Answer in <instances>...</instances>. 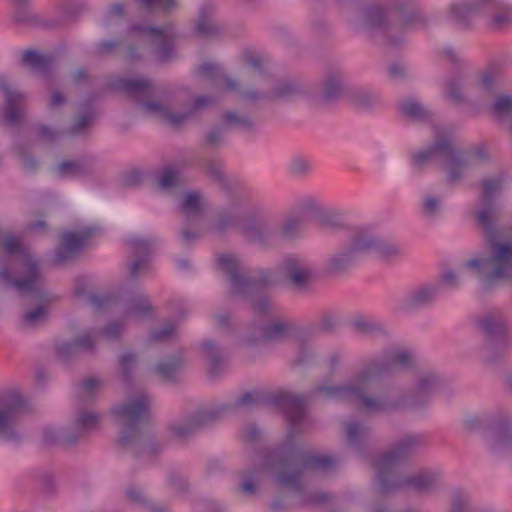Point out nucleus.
Wrapping results in <instances>:
<instances>
[{
	"label": "nucleus",
	"instance_id": "nucleus-1",
	"mask_svg": "<svg viewBox=\"0 0 512 512\" xmlns=\"http://www.w3.org/2000/svg\"><path fill=\"white\" fill-rule=\"evenodd\" d=\"M316 386L306 395H298L288 391L262 392L249 391L232 402L215 408L218 417L226 412L252 410L265 406H273L284 411L289 430L285 440L267 449L261 458V469L268 474L273 483L298 496V506L324 505L333 499V495L321 490L306 489L305 474L310 471H328L334 466L330 456H318L303 450L295 443V438L304 429L312 425L307 414L308 403L316 396Z\"/></svg>",
	"mask_w": 512,
	"mask_h": 512
},
{
	"label": "nucleus",
	"instance_id": "nucleus-2",
	"mask_svg": "<svg viewBox=\"0 0 512 512\" xmlns=\"http://www.w3.org/2000/svg\"><path fill=\"white\" fill-rule=\"evenodd\" d=\"M502 185L503 177L500 175L485 178L481 182V208L476 218L484 230L489 255L475 257L464 263L465 268L473 271L485 293L494 291L503 280L512 279V243L500 242V233L496 228L501 209L495 196L501 191Z\"/></svg>",
	"mask_w": 512,
	"mask_h": 512
},
{
	"label": "nucleus",
	"instance_id": "nucleus-3",
	"mask_svg": "<svg viewBox=\"0 0 512 512\" xmlns=\"http://www.w3.org/2000/svg\"><path fill=\"white\" fill-rule=\"evenodd\" d=\"M415 367L416 353L413 348L394 347L386 350L382 356L365 360L348 381L338 385H318L315 392L335 402H356L370 396L371 385L393 370L410 371Z\"/></svg>",
	"mask_w": 512,
	"mask_h": 512
},
{
	"label": "nucleus",
	"instance_id": "nucleus-4",
	"mask_svg": "<svg viewBox=\"0 0 512 512\" xmlns=\"http://www.w3.org/2000/svg\"><path fill=\"white\" fill-rule=\"evenodd\" d=\"M151 402L152 399L147 393L140 392L111 409V414L120 428L117 446L135 457L152 458L164 448L146 429Z\"/></svg>",
	"mask_w": 512,
	"mask_h": 512
},
{
	"label": "nucleus",
	"instance_id": "nucleus-5",
	"mask_svg": "<svg viewBox=\"0 0 512 512\" xmlns=\"http://www.w3.org/2000/svg\"><path fill=\"white\" fill-rule=\"evenodd\" d=\"M433 161L442 163L446 183L453 186L464 179L466 168L488 163L490 154L484 144L472 145L465 152L458 151L450 137L439 136L431 144L415 152L411 159L413 169L418 172H422Z\"/></svg>",
	"mask_w": 512,
	"mask_h": 512
},
{
	"label": "nucleus",
	"instance_id": "nucleus-6",
	"mask_svg": "<svg viewBox=\"0 0 512 512\" xmlns=\"http://www.w3.org/2000/svg\"><path fill=\"white\" fill-rule=\"evenodd\" d=\"M218 266L229 277L230 296L249 301L261 318L273 316L270 298L261 294V291L272 282L271 270L261 268L251 275H245L238 261L230 254H222L218 258Z\"/></svg>",
	"mask_w": 512,
	"mask_h": 512
},
{
	"label": "nucleus",
	"instance_id": "nucleus-7",
	"mask_svg": "<svg viewBox=\"0 0 512 512\" xmlns=\"http://www.w3.org/2000/svg\"><path fill=\"white\" fill-rule=\"evenodd\" d=\"M474 17H485L493 31H502L512 24V7L501 0H456L447 11V20L460 30L473 27Z\"/></svg>",
	"mask_w": 512,
	"mask_h": 512
},
{
	"label": "nucleus",
	"instance_id": "nucleus-8",
	"mask_svg": "<svg viewBox=\"0 0 512 512\" xmlns=\"http://www.w3.org/2000/svg\"><path fill=\"white\" fill-rule=\"evenodd\" d=\"M303 227L301 215L289 213L278 225H273L261 215H252L242 222V232L252 243L263 248L278 246L300 237Z\"/></svg>",
	"mask_w": 512,
	"mask_h": 512
},
{
	"label": "nucleus",
	"instance_id": "nucleus-9",
	"mask_svg": "<svg viewBox=\"0 0 512 512\" xmlns=\"http://www.w3.org/2000/svg\"><path fill=\"white\" fill-rule=\"evenodd\" d=\"M463 428L467 432L479 433L493 454L512 451V418L503 410L469 416L463 420Z\"/></svg>",
	"mask_w": 512,
	"mask_h": 512
},
{
	"label": "nucleus",
	"instance_id": "nucleus-10",
	"mask_svg": "<svg viewBox=\"0 0 512 512\" xmlns=\"http://www.w3.org/2000/svg\"><path fill=\"white\" fill-rule=\"evenodd\" d=\"M426 437L422 434H408L396 441L392 448L373 459L375 486L400 474L398 465L426 447Z\"/></svg>",
	"mask_w": 512,
	"mask_h": 512
},
{
	"label": "nucleus",
	"instance_id": "nucleus-11",
	"mask_svg": "<svg viewBox=\"0 0 512 512\" xmlns=\"http://www.w3.org/2000/svg\"><path fill=\"white\" fill-rule=\"evenodd\" d=\"M147 35L154 47L153 56L158 64H167L177 58L174 42L179 36L175 25L171 22L162 26L132 24L126 31V37Z\"/></svg>",
	"mask_w": 512,
	"mask_h": 512
},
{
	"label": "nucleus",
	"instance_id": "nucleus-12",
	"mask_svg": "<svg viewBox=\"0 0 512 512\" xmlns=\"http://www.w3.org/2000/svg\"><path fill=\"white\" fill-rule=\"evenodd\" d=\"M431 398L417 387L395 396H368L358 402L371 413L392 414L402 411H424L428 408Z\"/></svg>",
	"mask_w": 512,
	"mask_h": 512
},
{
	"label": "nucleus",
	"instance_id": "nucleus-13",
	"mask_svg": "<svg viewBox=\"0 0 512 512\" xmlns=\"http://www.w3.org/2000/svg\"><path fill=\"white\" fill-rule=\"evenodd\" d=\"M291 331L292 324L286 319H255L243 335L242 342L248 348L282 342L289 337Z\"/></svg>",
	"mask_w": 512,
	"mask_h": 512
},
{
	"label": "nucleus",
	"instance_id": "nucleus-14",
	"mask_svg": "<svg viewBox=\"0 0 512 512\" xmlns=\"http://www.w3.org/2000/svg\"><path fill=\"white\" fill-rule=\"evenodd\" d=\"M443 475L438 470L423 469L410 476L400 474L379 484L376 489L379 494L387 495L409 487L420 493H430L442 486Z\"/></svg>",
	"mask_w": 512,
	"mask_h": 512
},
{
	"label": "nucleus",
	"instance_id": "nucleus-15",
	"mask_svg": "<svg viewBox=\"0 0 512 512\" xmlns=\"http://www.w3.org/2000/svg\"><path fill=\"white\" fill-rule=\"evenodd\" d=\"M479 326L486 336L483 345L485 360L489 364H495L507 347L504 323L500 316L489 313L479 320Z\"/></svg>",
	"mask_w": 512,
	"mask_h": 512
},
{
	"label": "nucleus",
	"instance_id": "nucleus-16",
	"mask_svg": "<svg viewBox=\"0 0 512 512\" xmlns=\"http://www.w3.org/2000/svg\"><path fill=\"white\" fill-rule=\"evenodd\" d=\"M217 418L218 412L215 409H198L171 421L168 430L175 439L187 441Z\"/></svg>",
	"mask_w": 512,
	"mask_h": 512
},
{
	"label": "nucleus",
	"instance_id": "nucleus-17",
	"mask_svg": "<svg viewBox=\"0 0 512 512\" xmlns=\"http://www.w3.org/2000/svg\"><path fill=\"white\" fill-rule=\"evenodd\" d=\"M97 230V227L89 226L83 228L79 233L63 231L54 252L53 262L56 265H63L75 260Z\"/></svg>",
	"mask_w": 512,
	"mask_h": 512
},
{
	"label": "nucleus",
	"instance_id": "nucleus-18",
	"mask_svg": "<svg viewBox=\"0 0 512 512\" xmlns=\"http://www.w3.org/2000/svg\"><path fill=\"white\" fill-rule=\"evenodd\" d=\"M440 291V283L426 282L410 288L399 299L396 309L403 313H411L431 307L436 302Z\"/></svg>",
	"mask_w": 512,
	"mask_h": 512
},
{
	"label": "nucleus",
	"instance_id": "nucleus-19",
	"mask_svg": "<svg viewBox=\"0 0 512 512\" xmlns=\"http://www.w3.org/2000/svg\"><path fill=\"white\" fill-rule=\"evenodd\" d=\"M363 26L367 29H380L385 33L386 45L396 49L402 47L406 42L405 35L401 32L394 34L387 22L382 7L379 4H370L361 8Z\"/></svg>",
	"mask_w": 512,
	"mask_h": 512
},
{
	"label": "nucleus",
	"instance_id": "nucleus-20",
	"mask_svg": "<svg viewBox=\"0 0 512 512\" xmlns=\"http://www.w3.org/2000/svg\"><path fill=\"white\" fill-rule=\"evenodd\" d=\"M346 94L344 71L336 66L327 67L319 83V101L323 104L336 103Z\"/></svg>",
	"mask_w": 512,
	"mask_h": 512
},
{
	"label": "nucleus",
	"instance_id": "nucleus-21",
	"mask_svg": "<svg viewBox=\"0 0 512 512\" xmlns=\"http://www.w3.org/2000/svg\"><path fill=\"white\" fill-rule=\"evenodd\" d=\"M386 8L399 16L403 29L425 28L430 23V18L416 5L415 0H388Z\"/></svg>",
	"mask_w": 512,
	"mask_h": 512
},
{
	"label": "nucleus",
	"instance_id": "nucleus-22",
	"mask_svg": "<svg viewBox=\"0 0 512 512\" xmlns=\"http://www.w3.org/2000/svg\"><path fill=\"white\" fill-rule=\"evenodd\" d=\"M111 87L123 92L138 105L157 94L155 83L148 78L118 77L111 82Z\"/></svg>",
	"mask_w": 512,
	"mask_h": 512
},
{
	"label": "nucleus",
	"instance_id": "nucleus-23",
	"mask_svg": "<svg viewBox=\"0 0 512 512\" xmlns=\"http://www.w3.org/2000/svg\"><path fill=\"white\" fill-rule=\"evenodd\" d=\"M57 301L58 297L40 283L38 264L34 260V328L48 322Z\"/></svg>",
	"mask_w": 512,
	"mask_h": 512
},
{
	"label": "nucleus",
	"instance_id": "nucleus-24",
	"mask_svg": "<svg viewBox=\"0 0 512 512\" xmlns=\"http://www.w3.org/2000/svg\"><path fill=\"white\" fill-rule=\"evenodd\" d=\"M79 112L74 121L67 126L62 133L75 138H85L91 133L97 117V110L91 101H85L78 105Z\"/></svg>",
	"mask_w": 512,
	"mask_h": 512
},
{
	"label": "nucleus",
	"instance_id": "nucleus-25",
	"mask_svg": "<svg viewBox=\"0 0 512 512\" xmlns=\"http://www.w3.org/2000/svg\"><path fill=\"white\" fill-rule=\"evenodd\" d=\"M20 404L0 399V437L13 440L20 435Z\"/></svg>",
	"mask_w": 512,
	"mask_h": 512
},
{
	"label": "nucleus",
	"instance_id": "nucleus-26",
	"mask_svg": "<svg viewBox=\"0 0 512 512\" xmlns=\"http://www.w3.org/2000/svg\"><path fill=\"white\" fill-rule=\"evenodd\" d=\"M96 163V156L85 155L75 160L59 162L53 166L52 170L58 178H78L90 175Z\"/></svg>",
	"mask_w": 512,
	"mask_h": 512
},
{
	"label": "nucleus",
	"instance_id": "nucleus-27",
	"mask_svg": "<svg viewBox=\"0 0 512 512\" xmlns=\"http://www.w3.org/2000/svg\"><path fill=\"white\" fill-rule=\"evenodd\" d=\"M281 269L294 288L304 289L308 286L312 273L302 259L292 255L286 256L282 260Z\"/></svg>",
	"mask_w": 512,
	"mask_h": 512
},
{
	"label": "nucleus",
	"instance_id": "nucleus-28",
	"mask_svg": "<svg viewBox=\"0 0 512 512\" xmlns=\"http://www.w3.org/2000/svg\"><path fill=\"white\" fill-rule=\"evenodd\" d=\"M216 6L211 1L202 3L198 8L194 32L202 38L216 37L222 33L221 26L214 19Z\"/></svg>",
	"mask_w": 512,
	"mask_h": 512
},
{
	"label": "nucleus",
	"instance_id": "nucleus-29",
	"mask_svg": "<svg viewBox=\"0 0 512 512\" xmlns=\"http://www.w3.org/2000/svg\"><path fill=\"white\" fill-rule=\"evenodd\" d=\"M95 347V341L88 334H83L72 341L57 343L55 345V352L63 362L68 363L81 352H93Z\"/></svg>",
	"mask_w": 512,
	"mask_h": 512
},
{
	"label": "nucleus",
	"instance_id": "nucleus-30",
	"mask_svg": "<svg viewBox=\"0 0 512 512\" xmlns=\"http://www.w3.org/2000/svg\"><path fill=\"white\" fill-rule=\"evenodd\" d=\"M252 215H258L255 212L244 213L240 203L234 202L228 207L222 209L217 216V220L213 226V230L217 234H223L228 229L237 225L242 229V222Z\"/></svg>",
	"mask_w": 512,
	"mask_h": 512
},
{
	"label": "nucleus",
	"instance_id": "nucleus-31",
	"mask_svg": "<svg viewBox=\"0 0 512 512\" xmlns=\"http://www.w3.org/2000/svg\"><path fill=\"white\" fill-rule=\"evenodd\" d=\"M353 332L368 337H389L390 330L386 324L363 314H356L348 321Z\"/></svg>",
	"mask_w": 512,
	"mask_h": 512
},
{
	"label": "nucleus",
	"instance_id": "nucleus-32",
	"mask_svg": "<svg viewBox=\"0 0 512 512\" xmlns=\"http://www.w3.org/2000/svg\"><path fill=\"white\" fill-rule=\"evenodd\" d=\"M346 442L350 448L358 453H364L372 439V429L357 420L345 424Z\"/></svg>",
	"mask_w": 512,
	"mask_h": 512
},
{
	"label": "nucleus",
	"instance_id": "nucleus-33",
	"mask_svg": "<svg viewBox=\"0 0 512 512\" xmlns=\"http://www.w3.org/2000/svg\"><path fill=\"white\" fill-rule=\"evenodd\" d=\"M100 419V414L92 410L79 408L75 411L74 419L67 428L70 433L77 436V445L86 433L98 427Z\"/></svg>",
	"mask_w": 512,
	"mask_h": 512
},
{
	"label": "nucleus",
	"instance_id": "nucleus-34",
	"mask_svg": "<svg viewBox=\"0 0 512 512\" xmlns=\"http://www.w3.org/2000/svg\"><path fill=\"white\" fill-rule=\"evenodd\" d=\"M40 444L44 448H50L53 446L73 448L77 446V436L70 433L67 426L59 429L52 426H45L42 429Z\"/></svg>",
	"mask_w": 512,
	"mask_h": 512
},
{
	"label": "nucleus",
	"instance_id": "nucleus-35",
	"mask_svg": "<svg viewBox=\"0 0 512 512\" xmlns=\"http://www.w3.org/2000/svg\"><path fill=\"white\" fill-rule=\"evenodd\" d=\"M359 254L347 244L337 250L326 262V270L330 274L346 273L357 261Z\"/></svg>",
	"mask_w": 512,
	"mask_h": 512
},
{
	"label": "nucleus",
	"instance_id": "nucleus-36",
	"mask_svg": "<svg viewBox=\"0 0 512 512\" xmlns=\"http://www.w3.org/2000/svg\"><path fill=\"white\" fill-rule=\"evenodd\" d=\"M503 80L504 74L501 64L493 63L478 74L476 83L483 93L494 95L498 92Z\"/></svg>",
	"mask_w": 512,
	"mask_h": 512
},
{
	"label": "nucleus",
	"instance_id": "nucleus-37",
	"mask_svg": "<svg viewBox=\"0 0 512 512\" xmlns=\"http://www.w3.org/2000/svg\"><path fill=\"white\" fill-rule=\"evenodd\" d=\"M398 109L403 117L419 123H426L433 116V113L418 98L413 96L400 100Z\"/></svg>",
	"mask_w": 512,
	"mask_h": 512
},
{
	"label": "nucleus",
	"instance_id": "nucleus-38",
	"mask_svg": "<svg viewBox=\"0 0 512 512\" xmlns=\"http://www.w3.org/2000/svg\"><path fill=\"white\" fill-rule=\"evenodd\" d=\"M0 89L6 97L5 118L10 124H17L23 115V95L8 87L0 78Z\"/></svg>",
	"mask_w": 512,
	"mask_h": 512
},
{
	"label": "nucleus",
	"instance_id": "nucleus-39",
	"mask_svg": "<svg viewBox=\"0 0 512 512\" xmlns=\"http://www.w3.org/2000/svg\"><path fill=\"white\" fill-rule=\"evenodd\" d=\"M379 235L369 227H357L353 231L349 244L359 254L372 253Z\"/></svg>",
	"mask_w": 512,
	"mask_h": 512
},
{
	"label": "nucleus",
	"instance_id": "nucleus-40",
	"mask_svg": "<svg viewBox=\"0 0 512 512\" xmlns=\"http://www.w3.org/2000/svg\"><path fill=\"white\" fill-rule=\"evenodd\" d=\"M305 94L303 85L292 78H283L275 82L269 92V98L288 101Z\"/></svg>",
	"mask_w": 512,
	"mask_h": 512
},
{
	"label": "nucleus",
	"instance_id": "nucleus-41",
	"mask_svg": "<svg viewBox=\"0 0 512 512\" xmlns=\"http://www.w3.org/2000/svg\"><path fill=\"white\" fill-rule=\"evenodd\" d=\"M475 507L469 490L453 487L449 492L447 512H474Z\"/></svg>",
	"mask_w": 512,
	"mask_h": 512
},
{
	"label": "nucleus",
	"instance_id": "nucleus-42",
	"mask_svg": "<svg viewBox=\"0 0 512 512\" xmlns=\"http://www.w3.org/2000/svg\"><path fill=\"white\" fill-rule=\"evenodd\" d=\"M347 95L354 107L364 111H370L380 104L378 94L368 88H353Z\"/></svg>",
	"mask_w": 512,
	"mask_h": 512
},
{
	"label": "nucleus",
	"instance_id": "nucleus-43",
	"mask_svg": "<svg viewBox=\"0 0 512 512\" xmlns=\"http://www.w3.org/2000/svg\"><path fill=\"white\" fill-rule=\"evenodd\" d=\"M464 82L463 72L458 67L455 68L444 82L445 96L456 104L464 103L465 95L462 90Z\"/></svg>",
	"mask_w": 512,
	"mask_h": 512
},
{
	"label": "nucleus",
	"instance_id": "nucleus-44",
	"mask_svg": "<svg viewBox=\"0 0 512 512\" xmlns=\"http://www.w3.org/2000/svg\"><path fill=\"white\" fill-rule=\"evenodd\" d=\"M157 186L161 191L171 192L185 184V179L180 170L172 167H164L156 178Z\"/></svg>",
	"mask_w": 512,
	"mask_h": 512
},
{
	"label": "nucleus",
	"instance_id": "nucleus-45",
	"mask_svg": "<svg viewBox=\"0 0 512 512\" xmlns=\"http://www.w3.org/2000/svg\"><path fill=\"white\" fill-rule=\"evenodd\" d=\"M228 128L221 124L210 126L203 134L202 146L211 151H217L226 145Z\"/></svg>",
	"mask_w": 512,
	"mask_h": 512
},
{
	"label": "nucleus",
	"instance_id": "nucleus-46",
	"mask_svg": "<svg viewBox=\"0 0 512 512\" xmlns=\"http://www.w3.org/2000/svg\"><path fill=\"white\" fill-rule=\"evenodd\" d=\"M152 304L149 297L145 294L138 293L132 295L128 300V304L124 310L127 317L145 318L152 312Z\"/></svg>",
	"mask_w": 512,
	"mask_h": 512
},
{
	"label": "nucleus",
	"instance_id": "nucleus-47",
	"mask_svg": "<svg viewBox=\"0 0 512 512\" xmlns=\"http://www.w3.org/2000/svg\"><path fill=\"white\" fill-rule=\"evenodd\" d=\"M202 348L210 365V373L213 376H218L225 364L222 349L210 339L203 341Z\"/></svg>",
	"mask_w": 512,
	"mask_h": 512
},
{
	"label": "nucleus",
	"instance_id": "nucleus-48",
	"mask_svg": "<svg viewBox=\"0 0 512 512\" xmlns=\"http://www.w3.org/2000/svg\"><path fill=\"white\" fill-rule=\"evenodd\" d=\"M204 169L207 175L222 189L227 190L230 182L225 172V166L222 160L209 158L204 162Z\"/></svg>",
	"mask_w": 512,
	"mask_h": 512
},
{
	"label": "nucleus",
	"instance_id": "nucleus-49",
	"mask_svg": "<svg viewBox=\"0 0 512 512\" xmlns=\"http://www.w3.org/2000/svg\"><path fill=\"white\" fill-rule=\"evenodd\" d=\"M221 120L222 124L228 128V132L232 129L251 131L255 128V124L249 115H242L232 110L223 112Z\"/></svg>",
	"mask_w": 512,
	"mask_h": 512
},
{
	"label": "nucleus",
	"instance_id": "nucleus-50",
	"mask_svg": "<svg viewBox=\"0 0 512 512\" xmlns=\"http://www.w3.org/2000/svg\"><path fill=\"white\" fill-rule=\"evenodd\" d=\"M157 239L154 237L142 238L133 236L127 239V244L132 247V256L134 258L143 259L150 262V255L153 247L156 245Z\"/></svg>",
	"mask_w": 512,
	"mask_h": 512
},
{
	"label": "nucleus",
	"instance_id": "nucleus-51",
	"mask_svg": "<svg viewBox=\"0 0 512 512\" xmlns=\"http://www.w3.org/2000/svg\"><path fill=\"white\" fill-rule=\"evenodd\" d=\"M372 253H376L383 260L392 261L403 255V248L399 243L379 236Z\"/></svg>",
	"mask_w": 512,
	"mask_h": 512
},
{
	"label": "nucleus",
	"instance_id": "nucleus-52",
	"mask_svg": "<svg viewBox=\"0 0 512 512\" xmlns=\"http://www.w3.org/2000/svg\"><path fill=\"white\" fill-rule=\"evenodd\" d=\"M55 57L43 55L34 50V74H39L45 81L51 82L54 71Z\"/></svg>",
	"mask_w": 512,
	"mask_h": 512
},
{
	"label": "nucleus",
	"instance_id": "nucleus-53",
	"mask_svg": "<svg viewBox=\"0 0 512 512\" xmlns=\"http://www.w3.org/2000/svg\"><path fill=\"white\" fill-rule=\"evenodd\" d=\"M223 82L226 89L238 93L243 100L257 101L269 98V93H263L256 89L241 90L238 81L228 76H223Z\"/></svg>",
	"mask_w": 512,
	"mask_h": 512
},
{
	"label": "nucleus",
	"instance_id": "nucleus-54",
	"mask_svg": "<svg viewBox=\"0 0 512 512\" xmlns=\"http://www.w3.org/2000/svg\"><path fill=\"white\" fill-rule=\"evenodd\" d=\"M182 366V361L178 357H171L158 363L154 371L165 381H174L176 375Z\"/></svg>",
	"mask_w": 512,
	"mask_h": 512
},
{
	"label": "nucleus",
	"instance_id": "nucleus-55",
	"mask_svg": "<svg viewBox=\"0 0 512 512\" xmlns=\"http://www.w3.org/2000/svg\"><path fill=\"white\" fill-rule=\"evenodd\" d=\"M180 210L186 216H200L203 213L201 195L198 192H188L183 196Z\"/></svg>",
	"mask_w": 512,
	"mask_h": 512
},
{
	"label": "nucleus",
	"instance_id": "nucleus-56",
	"mask_svg": "<svg viewBox=\"0 0 512 512\" xmlns=\"http://www.w3.org/2000/svg\"><path fill=\"white\" fill-rule=\"evenodd\" d=\"M39 491L45 498H51L57 493V485L52 471L42 468L37 472Z\"/></svg>",
	"mask_w": 512,
	"mask_h": 512
},
{
	"label": "nucleus",
	"instance_id": "nucleus-57",
	"mask_svg": "<svg viewBox=\"0 0 512 512\" xmlns=\"http://www.w3.org/2000/svg\"><path fill=\"white\" fill-rule=\"evenodd\" d=\"M261 470L257 467H250L241 473V490L244 494L255 495L259 489L258 481Z\"/></svg>",
	"mask_w": 512,
	"mask_h": 512
},
{
	"label": "nucleus",
	"instance_id": "nucleus-58",
	"mask_svg": "<svg viewBox=\"0 0 512 512\" xmlns=\"http://www.w3.org/2000/svg\"><path fill=\"white\" fill-rule=\"evenodd\" d=\"M316 220L325 227L340 229L345 227V217L342 213L328 210L322 207Z\"/></svg>",
	"mask_w": 512,
	"mask_h": 512
},
{
	"label": "nucleus",
	"instance_id": "nucleus-59",
	"mask_svg": "<svg viewBox=\"0 0 512 512\" xmlns=\"http://www.w3.org/2000/svg\"><path fill=\"white\" fill-rule=\"evenodd\" d=\"M441 383V377L437 373L427 372L418 378L415 387L431 398L433 392L440 387Z\"/></svg>",
	"mask_w": 512,
	"mask_h": 512
},
{
	"label": "nucleus",
	"instance_id": "nucleus-60",
	"mask_svg": "<svg viewBox=\"0 0 512 512\" xmlns=\"http://www.w3.org/2000/svg\"><path fill=\"white\" fill-rule=\"evenodd\" d=\"M137 356L132 351H126L119 357V368L124 381L128 384L132 382V371L136 367Z\"/></svg>",
	"mask_w": 512,
	"mask_h": 512
},
{
	"label": "nucleus",
	"instance_id": "nucleus-61",
	"mask_svg": "<svg viewBox=\"0 0 512 512\" xmlns=\"http://www.w3.org/2000/svg\"><path fill=\"white\" fill-rule=\"evenodd\" d=\"M126 498L133 505L145 511L150 507L151 500L147 497L145 491L141 487L129 486L126 490Z\"/></svg>",
	"mask_w": 512,
	"mask_h": 512
},
{
	"label": "nucleus",
	"instance_id": "nucleus-62",
	"mask_svg": "<svg viewBox=\"0 0 512 512\" xmlns=\"http://www.w3.org/2000/svg\"><path fill=\"white\" fill-rule=\"evenodd\" d=\"M75 293L77 296L84 298V300L96 311H100L108 303V299L106 297H100L95 294H88L83 283H78L76 285Z\"/></svg>",
	"mask_w": 512,
	"mask_h": 512
},
{
	"label": "nucleus",
	"instance_id": "nucleus-63",
	"mask_svg": "<svg viewBox=\"0 0 512 512\" xmlns=\"http://www.w3.org/2000/svg\"><path fill=\"white\" fill-rule=\"evenodd\" d=\"M338 327L339 319L332 312H326L322 314L316 322V329L324 334H332L337 330Z\"/></svg>",
	"mask_w": 512,
	"mask_h": 512
},
{
	"label": "nucleus",
	"instance_id": "nucleus-64",
	"mask_svg": "<svg viewBox=\"0 0 512 512\" xmlns=\"http://www.w3.org/2000/svg\"><path fill=\"white\" fill-rule=\"evenodd\" d=\"M492 110L499 117L512 115V93L498 95L492 104Z\"/></svg>",
	"mask_w": 512,
	"mask_h": 512
}]
</instances>
